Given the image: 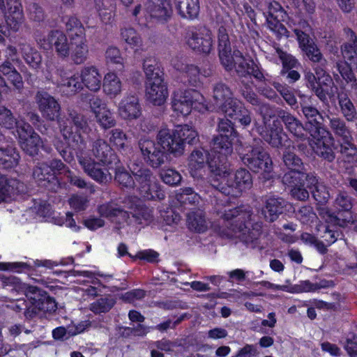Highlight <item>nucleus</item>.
I'll return each mask as SVG.
<instances>
[{
	"instance_id": "1",
	"label": "nucleus",
	"mask_w": 357,
	"mask_h": 357,
	"mask_svg": "<svg viewBox=\"0 0 357 357\" xmlns=\"http://www.w3.org/2000/svg\"><path fill=\"white\" fill-rule=\"evenodd\" d=\"M198 137L195 128L188 124L178 125L174 129L162 127L158 132V143L149 137H142L138 142L145 162L153 168L165 163L167 155L178 158L185 151V144L195 143Z\"/></svg>"
},
{
	"instance_id": "2",
	"label": "nucleus",
	"mask_w": 357,
	"mask_h": 357,
	"mask_svg": "<svg viewBox=\"0 0 357 357\" xmlns=\"http://www.w3.org/2000/svg\"><path fill=\"white\" fill-rule=\"evenodd\" d=\"M225 227L227 228L225 236L238 238L252 248H255L262 232V222L258 214L245 206L225 208Z\"/></svg>"
},
{
	"instance_id": "3",
	"label": "nucleus",
	"mask_w": 357,
	"mask_h": 357,
	"mask_svg": "<svg viewBox=\"0 0 357 357\" xmlns=\"http://www.w3.org/2000/svg\"><path fill=\"white\" fill-rule=\"evenodd\" d=\"M92 151L100 162H95L86 153L81 151L77 153L79 163L84 172L94 181L100 183L110 181L112 177L109 170L112 169L113 165L119 162L116 155L109 145L100 139L93 143Z\"/></svg>"
},
{
	"instance_id": "4",
	"label": "nucleus",
	"mask_w": 357,
	"mask_h": 357,
	"mask_svg": "<svg viewBox=\"0 0 357 357\" xmlns=\"http://www.w3.org/2000/svg\"><path fill=\"white\" fill-rule=\"evenodd\" d=\"M69 119L59 118L58 123L65 142L55 139L54 145L68 163L74 161L73 149L81 148L84 139L80 132L86 133L89 130L87 121L75 111H69Z\"/></svg>"
},
{
	"instance_id": "5",
	"label": "nucleus",
	"mask_w": 357,
	"mask_h": 357,
	"mask_svg": "<svg viewBox=\"0 0 357 357\" xmlns=\"http://www.w3.org/2000/svg\"><path fill=\"white\" fill-rule=\"evenodd\" d=\"M119 163L114 165L112 168L115 169V180L119 185L126 188H135L139 195L148 200L161 199L164 197L159 183L149 169L138 165H132L130 170L135 176V182L124 167L119 166Z\"/></svg>"
},
{
	"instance_id": "6",
	"label": "nucleus",
	"mask_w": 357,
	"mask_h": 357,
	"mask_svg": "<svg viewBox=\"0 0 357 357\" xmlns=\"http://www.w3.org/2000/svg\"><path fill=\"white\" fill-rule=\"evenodd\" d=\"M15 290L24 293L29 301V305L28 306L24 299L18 298L11 301L8 307L16 312L25 310L26 318H31L40 313L54 312L56 310L55 301L36 287L17 282Z\"/></svg>"
},
{
	"instance_id": "7",
	"label": "nucleus",
	"mask_w": 357,
	"mask_h": 357,
	"mask_svg": "<svg viewBox=\"0 0 357 357\" xmlns=\"http://www.w3.org/2000/svg\"><path fill=\"white\" fill-rule=\"evenodd\" d=\"M172 108L178 116H187L192 109L200 113L209 110L204 97L196 90L176 91L172 98Z\"/></svg>"
},
{
	"instance_id": "8",
	"label": "nucleus",
	"mask_w": 357,
	"mask_h": 357,
	"mask_svg": "<svg viewBox=\"0 0 357 357\" xmlns=\"http://www.w3.org/2000/svg\"><path fill=\"white\" fill-rule=\"evenodd\" d=\"M143 5V7L141 3L137 5L132 12V16L139 20L150 17L163 23L172 17V9L167 0H144Z\"/></svg>"
},
{
	"instance_id": "9",
	"label": "nucleus",
	"mask_w": 357,
	"mask_h": 357,
	"mask_svg": "<svg viewBox=\"0 0 357 357\" xmlns=\"http://www.w3.org/2000/svg\"><path fill=\"white\" fill-rule=\"evenodd\" d=\"M294 33L297 37L299 47L304 56L313 64L318 65L315 68L316 74H324L328 66V61L317 43L308 34L301 30L296 29H294Z\"/></svg>"
},
{
	"instance_id": "10",
	"label": "nucleus",
	"mask_w": 357,
	"mask_h": 357,
	"mask_svg": "<svg viewBox=\"0 0 357 357\" xmlns=\"http://www.w3.org/2000/svg\"><path fill=\"white\" fill-rule=\"evenodd\" d=\"M223 149V136L222 134L215 137L211 143V149L208 153V164L211 170V185L222 192L223 186L222 185V158Z\"/></svg>"
},
{
	"instance_id": "11",
	"label": "nucleus",
	"mask_w": 357,
	"mask_h": 357,
	"mask_svg": "<svg viewBox=\"0 0 357 357\" xmlns=\"http://www.w3.org/2000/svg\"><path fill=\"white\" fill-rule=\"evenodd\" d=\"M250 151L241 157L243 163L254 172L272 170L273 162L269 154L261 146V139H255Z\"/></svg>"
},
{
	"instance_id": "12",
	"label": "nucleus",
	"mask_w": 357,
	"mask_h": 357,
	"mask_svg": "<svg viewBox=\"0 0 357 357\" xmlns=\"http://www.w3.org/2000/svg\"><path fill=\"white\" fill-rule=\"evenodd\" d=\"M225 195L230 196L234 199L252 185V176L245 169H239L235 172L225 171Z\"/></svg>"
},
{
	"instance_id": "13",
	"label": "nucleus",
	"mask_w": 357,
	"mask_h": 357,
	"mask_svg": "<svg viewBox=\"0 0 357 357\" xmlns=\"http://www.w3.org/2000/svg\"><path fill=\"white\" fill-rule=\"evenodd\" d=\"M229 123L225 122L227 124L229 128L225 127V155H231L234 150L238 151L240 147V141L237 137L236 132L234 131L233 126L238 122L241 125L248 126L251 123L250 112L244 107L240 108L239 111L234 116V121L227 119Z\"/></svg>"
},
{
	"instance_id": "14",
	"label": "nucleus",
	"mask_w": 357,
	"mask_h": 357,
	"mask_svg": "<svg viewBox=\"0 0 357 357\" xmlns=\"http://www.w3.org/2000/svg\"><path fill=\"white\" fill-rule=\"evenodd\" d=\"M301 112L306 121L304 124L306 132L314 139H319L325 133L329 134V130L324 126V117L314 106L301 103Z\"/></svg>"
},
{
	"instance_id": "15",
	"label": "nucleus",
	"mask_w": 357,
	"mask_h": 357,
	"mask_svg": "<svg viewBox=\"0 0 357 357\" xmlns=\"http://www.w3.org/2000/svg\"><path fill=\"white\" fill-rule=\"evenodd\" d=\"M185 44L192 50L202 53H209L213 47L211 31L206 27L189 29L184 37Z\"/></svg>"
},
{
	"instance_id": "16",
	"label": "nucleus",
	"mask_w": 357,
	"mask_h": 357,
	"mask_svg": "<svg viewBox=\"0 0 357 357\" xmlns=\"http://www.w3.org/2000/svg\"><path fill=\"white\" fill-rule=\"evenodd\" d=\"M22 150L29 155L38 153L42 144L40 136L36 133L28 123L17 126V132L15 133Z\"/></svg>"
},
{
	"instance_id": "17",
	"label": "nucleus",
	"mask_w": 357,
	"mask_h": 357,
	"mask_svg": "<svg viewBox=\"0 0 357 357\" xmlns=\"http://www.w3.org/2000/svg\"><path fill=\"white\" fill-rule=\"evenodd\" d=\"M89 103L96 121L101 128L106 130L116 126V121L114 113L102 99L93 97Z\"/></svg>"
},
{
	"instance_id": "18",
	"label": "nucleus",
	"mask_w": 357,
	"mask_h": 357,
	"mask_svg": "<svg viewBox=\"0 0 357 357\" xmlns=\"http://www.w3.org/2000/svg\"><path fill=\"white\" fill-rule=\"evenodd\" d=\"M66 170L69 169L61 160H54L50 165L41 163L38 165L33 170V176L36 181L58 182L56 174H64L66 177Z\"/></svg>"
},
{
	"instance_id": "19",
	"label": "nucleus",
	"mask_w": 357,
	"mask_h": 357,
	"mask_svg": "<svg viewBox=\"0 0 357 357\" xmlns=\"http://www.w3.org/2000/svg\"><path fill=\"white\" fill-rule=\"evenodd\" d=\"M38 43L44 50H50L53 46L58 55L66 57L69 55L70 46L66 36L61 31H53L38 40Z\"/></svg>"
},
{
	"instance_id": "20",
	"label": "nucleus",
	"mask_w": 357,
	"mask_h": 357,
	"mask_svg": "<svg viewBox=\"0 0 357 357\" xmlns=\"http://www.w3.org/2000/svg\"><path fill=\"white\" fill-rule=\"evenodd\" d=\"M278 119L283 123L285 128L297 141L309 139L304 124L289 112L278 108Z\"/></svg>"
},
{
	"instance_id": "21",
	"label": "nucleus",
	"mask_w": 357,
	"mask_h": 357,
	"mask_svg": "<svg viewBox=\"0 0 357 357\" xmlns=\"http://www.w3.org/2000/svg\"><path fill=\"white\" fill-rule=\"evenodd\" d=\"M36 102L43 118L54 121L59 117L61 106L59 102L50 94L39 91L36 95Z\"/></svg>"
},
{
	"instance_id": "22",
	"label": "nucleus",
	"mask_w": 357,
	"mask_h": 357,
	"mask_svg": "<svg viewBox=\"0 0 357 357\" xmlns=\"http://www.w3.org/2000/svg\"><path fill=\"white\" fill-rule=\"evenodd\" d=\"M7 10H5L6 22L13 32L17 31L23 22L22 5L19 0H6ZM0 8L6 10L4 1L0 0Z\"/></svg>"
},
{
	"instance_id": "23",
	"label": "nucleus",
	"mask_w": 357,
	"mask_h": 357,
	"mask_svg": "<svg viewBox=\"0 0 357 357\" xmlns=\"http://www.w3.org/2000/svg\"><path fill=\"white\" fill-rule=\"evenodd\" d=\"M146 96L150 102L154 105H162L168 97V90L162 77L146 82Z\"/></svg>"
},
{
	"instance_id": "24",
	"label": "nucleus",
	"mask_w": 357,
	"mask_h": 357,
	"mask_svg": "<svg viewBox=\"0 0 357 357\" xmlns=\"http://www.w3.org/2000/svg\"><path fill=\"white\" fill-rule=\"evenodd\" d=\"M119 116L128 121L138 119L142 115V109L138 98L134 96H124L118 105Z\"/></svg>"
},
{
	"instance_id": "25",
	"label": "nucleus",
	"mask_w": 357,
	"mask_h": 357,
	"mask_svg": "<svg viewBox=\"0 0 357 357\" xmlns=\"http://www.w3.org/2000/svg\"><path fill=\"white\" fill-rule=\"evenodd\" d=\"M261 137L273 148H281L283 144V136H286L283 126L279 119L276 118L271 123L265 126V130L260 132Z\"/></svg>"
},
{
	"instance_id": "26",
	"label": "nucleus",
	"mask_w": 357,
	"mask_h": 357,
	"mask_svg": "<svg viewBox=\"0 0 357 357\" xmlns=\"http://www.w3.org/2000/svg\"><path fill=\"white\" fill-rule=\"evenodd\" d=\"M80 80L87 89L98 92L101 89L102 77L99 69L92 65L85 66L79 72Z\"/></svg>"
},
{
	"instance_id": "27",
	"label": "nucleus",
	"mask_w": 357,
	"mask_h": 357,
	"mask_svg": "<svg viewBox=\"0 0 357 357\" xmlns=\"http://www.w3.org/2000/svg\"><path fill=\"white\" fill-rule=\"evenodd\" d=\"M287 202L280 197L270 196L265 201L264 208L261 210L264 218L268 222H275L285 210Z\"/></svg>"
},
{
	"instance_id": "28",
	"label": "nucleus",
	"mask_w": 357,
	"mask_h": 357,
	"mask_svg": "<svg viewBox=\"0 0 357 357\" xmlns=\"http://www.w3.org/2000/svg\"><path fill=\"white\" fill-rule=\"evenodd\" d=\"M103 93L110 98H114L123 91V83L117 74L113 71L107 72L102 78Z\"/></svg>"
},
{
	"instance_id": "29",
	"label": "nucleus",
	"mask_w": 357,
	"mask_h": 357,
	"mask_svg": "<svg viewBox=\"0 0 357 357\" xmlns=\"http://www.w3.org/2000/svg\"><path fill=\"white\" fill-rule=\"evenodd\" d=\"M126 204L128 208L134 210L131 213L139 224L149 225L152 222L153 218L152 209L142 205L139 199L132 201L131 198L128 197L126 200Z\"/></svg>"
},
{
	"instance_id": "30",
	"label": "nucleus",
	"mask_w": 357,
	"mask_h": 357,
	"mask_svg": "<svg viewBox=\"0 0 357 357\" xmlns=\"http://www.w3.org/2000/svg\"><path fill=\"white\" fill-rule=\"evenodd\" d=\"M24 184L19 181L0 176V203L7 202L15 194L22 192Z\"/></svg>"
},
{
	"instance_id": "31",
	"label": "nucleus",
	"mask_w": 357,
	"mask_h": 357,
	"mask_svg": "<svg viewBox=\"0 0 357 357\" xmlns=\"http://www.w3.org/2000/svg\"><path fill=\"white\" fill-rule=\"evenodd\" d=\"M58 73L60 76V80L56 81L57 86L67 96L75 94L82 89L79 73L74 74L70 77H66V73L63 71L60 70Z\"/></svg>"
},
{
	"instance_id": "32",
	"label": "nucleus",
	"mask_w": 357,
	"mask_h": 357,
	"mask_svg": "<svg viewBox=\"0 0 357 357\" xmlns=\"http://www.w3.org/2000/svg\"><path fill=\"white\" fill-rule=\"evenodd\" d=\"M325 118L328 121V128L336 138L340 139L349 138L352 136V131L347 125L345 119L338 116L326 115Z\"/></svg>"
},
{
	"instance_id": "33",
	"label": "nucleus",
	"mask_w": 357,
	"mask_h": 357,
	"mask_svg": "<svg viewBox=\"0 0 357 357\" xmlns=\"http://www.w3.org/2000/svg\"><path fill=\"white\" fill-rule=\"evenodd\" d=\"M178 15L185 19L193 20L199 13V0H174Z\"/></svg>"
},
{
	"instance_id": "34",
	"label": "nucleus",
	"mask_w": 357,
	"mask_h": 357,
	"mask_svg": "<svg viewBox=\"0 0 357 357\" xmlns=\"http://www.w3.org/2000/svg\"><path fill=\"white\" fill-rule=\"evenodd\" d=\"M206 153L203 149L193 151L189 156L188 169L193 178H199L204 171Z\"/></svg>"
},
{
	"instance_id": "35",
	"label": "nucleus",
	"mask_w": 357,
	"mask_h": 357,
	"mask_svg": "<svg viewBox=\"0 0 357 357\" xmlns=\"http://www.w3.org/2000/svg\"><path fill=\"white\" fill-rule=\"evenodd\" d=\"M73 61L77 63H82L86 61L89 52L85 35L79 37L72 36L70 49Z\"/></svg>"
},
{
	"instance_id": "36",
	"label": "nucleus",
	"mask_w": 357,
	"mask_h": 357,
	"mask_svg": "<svg viewBox=\"0 0 357 357\" xmlns=\"http://www.w3.org/2000/svg\"><path fill=\"white\" fill-rule=\"evenodd\" d=\"M337 100L340 112L345 120L347 122L356 121L357 110L348 94L344 91L338 93Z\"/></svg>"
},
{
	"instance_id": "37",
	"label": "nucleus",
	"mask_w": 357,
	"mask_h": 357,
	"mask_svg": "<svg viewBox=\"0 0 357 357\" xmlns=\"http://www.w3.org/2000/svg\"><path fill=\"white\" fill-rule=\"evenodd\" d=\"M98 213L101 217L110 218L112 221L121 223L127 221L129 215L127 211L120 209L114 204H105L98 207Z\"/></svg>"
},
{
	"instance_id": "38",
	"label": "nucleus",
	"mask_w": 357,
	"mask_h": 357,
	"mask_svg": "<svg viewBox=\"0 0 357 357\" xmlns=\"http://www.w3.org/2000/svg\"><path fill=\"white\" fill-rule=\"evenodd\" d=\"M349 41L341 45V53L344 59L351 61L357 54V36L350 28L344 29Z\"/></svg>"
},
{
	"instance_id": "39",
	"label": "nucleus",
	"mask_w": 357,
	"mask_h": 357,
	"mask_svg": "<svg viewBox=\"0 0 357 357\" xmlns=\"http://www.w3.org/2000/svg\"><path fill=\"white\" fill-rule=\"evenodd\" d=\"M20 51L25 62L32 68L37 69L40 67L42 57L40 53L27 43L20 44Z\"/></svg>"
},
{
	"instance_id": "40",
	"label": "nucleus",
	"mask_w": 357,
	"mask_h": 357,
	"mask_svg": "<svg viewBox=\"0 0 357 357\" xmlns=\"http://www.w3.org/2000/svg\"><path fill=\"white\" fill-rule=\"evenodd\" d=\"M189 229L197 232H204L207 229V223L203 211L200 209L191 211L187 217Z\"/></svg>"
},
{
	"instance_id": "41",
	"label": "nucleus",
	"mask_w": 357,
	"mask_h": 357,
	"mask_svg": "<svg viewBox=\"0 0 357 357\" xmlns=\"http://www.w3.org/2000/svg\"><path fill=\"white\" fill-rule=\"evenodd\" d=\"M96 10L98 13L100 20L107 24L111 22L114 7V0H94Z\"/></svg>"
},
{
	"instance_id": "42",
	"label": "nucleus",
	"mask_w": 357,
	"mask_h": 357,
	"mask_svg": "<svg viewBox=\"0 0 357 357\" xmlns=\"http://www.w3.org/2000/svg\"><path fill=\"white\" fill-rule=\"evenodd\" d=\"M26 123L22 120L17 121L10 109L5 106L0 105V126L6 129L15 128V132H17V126Z\"/></svg>"
},
{
	"instance_id": "43",
	"label": "nucleus",
	"mask_w": 357,
	"mask_h": 357,
	"mask_svg": "<svg viewBox=\"0 0 357 357\" xmlns=\"http://www.w3.org/2000/svg\"><path fill=\"white\" fill-rule=\"evenodd\" d=\"M121 38L127 44L128 47L135 52L142 49V41L139 34L132 28H125L121 30Z\"/></svg>"
},
{
	"instance_id": "44",
	"label": "nucleus",
	"mask_w": 357,
	"mask_h": 357,
	"mask_svg": "<svg viewBox=\"0 0 357 357\" xmlns=\"http://www.w3.org/2000/svg\"><path fill=\"white\" fill-rule=\"evenodd\" d=\"M353 197L344 190H339L334 201L333 207L338 212H350L353 208Z\"/></svg>"
},
{
	"instance_id": "45",
	"label": "nucleus",
	"mask_w": 357,
	"mask_h": 357,
	"mask_svg": "<svg viewBox=\"0 0 357 357\" xmlns=\"http://www.w3.org/2000/svg\"><path fill=\"white\" fill-rule=\"evenodd\" d=\"M282 162L289 170L303 172L305 169L302 159L290 150H285L283 152Z\"/></svg>"
},
{
	"instance_id": "46",
	"label": "nucleus",
	"mask_w": 357,
	"mask_h": 357,
	"mask_svg": "<svg viewBox=\"0 0 357 357\" xmlns=\"http://www.w3.org/2000/svg\"><path fill=\"white\" fill-rule=\"evenodd\" d=\"M19 158L20 155L14 148H0V166L3 168L8 169L17 165Z\"/></svg>"
},
{
	"instance_id": "47",
	"label": "nucleus",
	"mask_w": 357,
	"mask_h": 357,
	"mask_svg": "<svg viewBox=\"0 0 357 357\" xmlns=\"http://www.w3.org/2000/svg\"><path fill=\"white\" fill-rule=\"evenodd\" d=\"M174 68L188 78V82L193 86L197 85L199 70L197 66L193 64L176 62L174 63Z\"/></svg>"
},
{
	"instance_id": "48",
	"label": "nucleus",
	"mask_w": 357,
	"mask_h": 357,
	"mask_svg": "<svg viewBox=\"0 0 357 357\" xmlns=\"http://www.w3.org/2000/svg\"><path fill=\"white\" fill-rule=\"evenodd\" d=\"M342 142L340 144L339 147L340 153L350 162L351 160L357 158V147L353 142V136L349 138L340 139Z\"/></svg>"
},
{
	"instance_id": "49",
	"label": "nucleus",
	"mask_w": 357,
	"mask_h": 357,
	"mask_svg": "<svg viewBox=\"0 0 357 357\" xmlns=\"http://www.w3.org/2000/svg\"><path fill=\"white\" fill-rule=\"evenodd\" d=\"M232 59L233 61L237 63L236 72L238 76L246 77L247 75H250V71L252 67L251 62H254L253 61L245 62L241 52L237 50L233 51Z\"/></svg>"
},
{
	"instance_id": "50",
	"label": "nucleus",
	"mask_w": 357,
	"mask_h": 357,
	"mask_svg": "<svg viewBox=\"0 0 357 357\" xmlns=\"http://www.w3.org/2000/svg\"><path fill=\"white\" fill-rule=\"evenodd\" d=\"M109 141L118 150H124L127 147L128 137L121 129L115 128L110 131Z\"/></svg>"
},
{
	"instance_id": "51",
	"label": "nucleus",
	"mask_w": 357,
	"mask_h": 357,
	"mask_svg": "<svg viewBox=\"0 0 357 357\" xmlns=\"http://www.w3.org/2000/svg\"><path fill=\"white\" fill-rule=\"evenodd\" d=\"M157 64L158 63L154 58H148L144 60L143 68L146 78V82L155 80L156 77H162Z\"/></svg>"
},
{
	"instance_id": "52",
	"label": "nucleus",
	"mask_w": 357,
	"mask_h": 357,
	"mask_svg": "<svg viewBox=\"0 0 357 357\" xmlns=\"http://www.w3.org/2000/svg\"><path fill=\"white\" fill-rule=\"evenodd\" d=\"M114 304V299L112 296H107L91 303L90 310L96 314L104 313L108 312Z\"/></svg>"
},
{
	"instance_id": "53",
	"label": "nucleus",
	"mask_w": 357,
	"mask_h": 357,
	"mask_svg": "<svg viewBox=\"0 0 357 357\" xmlns=\"http://www.w3.org/2000/svg\"><path fill=\"white\" fill-rule=\"evenodd\" d=\"M162 181L169 185H178L182 179L181 174L174 169H164L160 174Z\"/></svg>"
},
{
	"instance_id": "54",
	"label": "nucleus",
	"mask_w": 357,
	"mask_h": 357,
	"mask_svg": "<svg viewBox=\"0 0 357 357\" xmlns=\"http://www.w3.org/2000/svg\"><path fill=\"white\" fill-rule=\"evenodd\" d=\"M66 26L68 31L70 32V38L79 37L85 35L84 28L79 20L75 17H69L66 21Z\"/></svg>"
},
{
	"instance_id": "55",
	"label": "nucleus",
	"mask_w": 357,
	"mask_h": 357,
	"mask_svg": "<svg viewBox=\"0 0 357 357\" xmlns=\"http://www.w3.org/2000/svg\"><path fill=\"white\" fill-rule=\"evenodd\" d=\"M319 215L323 218H325L326 221H331V222L337 225L340 227H344L347 223L352 221V217L349 215V217L345 218H340V217L333 215L330 213L329 211L326 208H319L318 209Z\"/></svg>"
},
{
	"instance_id": "56",
	"label": "nucleus",
	"mask_w": 357,
	"mask_h": 357,
	"mask_svg": "<svg viewBox=\"0 0 357 357\" xmlns=\"http://www.w3.org/2000/svg\"><path fill=\"white\" fill-rule=\"evenodd\" d=\"M311 193L315 201L320 204H325L331 197L329 188L321 183L312 189Z\"/></svg>"
},
{
	"instance_id": "57",
	"label": "nucleus",
	"mask_w": 357,
	"mask_h": 357,
	"mask_svg": "<svg viewBox=\"0 0 357 357\" xmlns=\"http://www.w3.org/2000/svg\"><path fill=\"white\" fill-rule=\"evenodd\" d=\"M177 200L181 204H198L200 197L195 193L190 188H186L182 190V193L176 196Z\"/></svg>"
},
{
	"instance_id": "58",
	"label": "nucleus",
	"mask_w": 357,
	"mask_h": 357,
	"mask_svg": "<svg viewBox=\"0 0 357 357\" xmlns=\"http://www.w3.org/2000/svg\"><path fill=\"white\" fill-rule=\"evenodd\" d=\"M275 50L278 57L282 61L283 67L282 70L292 69L298 63V60L294 56L286 52H284L280 47H276Z\"/></svg>"
},
{
	"instance_id": "59",
	"label": "nucleus",
	"mask_w": 357,
	"mask_h": 357,
	"mask_svg": "<svg viewBox=\"0 0 357 357\" xmlns=\"http://www.w3.org/2000/svg\"><path fill=\"white\" fill-rule=\"evenodd\" d=\"M315 153L319 157L329 162L335 159V153L333 149L324 142L317 146Z\"/></svg>"
},
{
	"instance_id": "60",
	"label": "nucleus",
	"mask_w": 357,
	"mask_h": 357,
	"mask_svg": "<svg viewBox=\"0 0 357 357\" xmlns=\"http://www.w3.org/2000/svg\"><path fill=\"white\" fill-rule=\"evenodd\" d=\"M241 107L242 106L238 100L231 98L227 99L225 102V117H229V120L234 121V116Z\"/></svg>"
},
{
	"instance_id": "61",
	"label": "nucleus",
	"mask_w": 357,
	"mask_h": 357,
	"mask_svg": "<svg viewBox=\"0 0 357 357\" xmlns=\"http://www.w3.org/2000/svg\"><path fill=\"white\" fill-rule=\"evenodd\" d=\"M259 107V112L261 114L264 126L268 125L271 119L277 115V110H275L274 106L268 103L260 104Z\"/></svg>"
},
{
	"instance_id": "62",
	"label": "nucleus",
	"mask_w": 357,
	"mask_h": 357,
	"mask_svg": "<svg viewBox=\"0 0 357 357\" xmlns=\"http://www.w3.org/2000/svg\"><path fill=\"white\" fill-rule=\"evenodd\" d=\"M296 217L301 222L307 224L315 218L316 214L314 213L312 206H304L298 210Z\"/></svg>"
},
{
	"instance_id": "63",
	"label": "nucleus",
	"mask_w": 357,
	"mask_h": 357,
	"mask_svg": "<svg viewBox=\"0 0 357 357\" xmlns=\"http://www.w3.org/2000/svg\"><path fill=\"white\" fill-rule=\"evenodd\" d=\"M106 59L107 62L121 65L123 68L124 59L121 56L120 50L115 47H109L106 51Z\"/></svg>"
},
{
	"instance_id": "64",
	"label": "nucleus",
	"mask_w": 357,
	"mask_h": 357,
	"mask_svg": "<svg viewBox=\"0 0 357 357\" xmlns=\"http://www.w3.org/2000/svg\"><path fill=\"white\" fill-rule=\"evenodd\" d=\"M52 218L54 220V223L58 225H65L74 231H78L80 229V227L76 225L75 220L73 218L71 213H67L65 217L59 219H56L54 216Z\"/></svg>"
}]
</instances>
